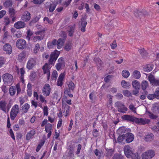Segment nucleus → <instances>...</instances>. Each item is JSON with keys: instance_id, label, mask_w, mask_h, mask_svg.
I'll list each match as a JSON object with an SVG mask.
<instances>
[{"instance_id": "f257e3e1", "label": "nucleus", "mask_w": 159, "mask_h": 159, "mask_svg": "<svg viewBox=\"0 0 159 159\" xmlns=\"http://www.w3.org/2000/svg\"><path fill=\"white\" fill-rule=\"evenodd\" d=\"M115 107L117 108L118 112L122 113H126V111L128 110L127 108L125 107L124 103L118 101L115 104Z\"/></svg>"}, {"instance_id": "f03ea898", "label": "nucleus", "mask_w": 159, "mask_h": 159, "mask_svg": "<svg viewBox=\"0 0 159 159\" xmlns=\"http://www.w3.org/2000/svg\"><path fill=\"white\" fill-rule=\"evenodd\" d=\"M19 111L18 105L16 104L12 107L10 112V118L12 120H13L15 119L19 113Z\"/></svg>"}, {"instance_id": "7ed1b4c3", "label": "nucleus", "mask_w": 159, "mask_h": 159, "mask_svg": "<svg viewBox=\"0 0 159 159\" xmlns=\"http://www.w3.org/2000/svg\"><path fill=\"white\" fill-rule=\"evenodd\" d=\"M2 78L4 84H10L12 81L13 76L10 74H5L2 76Z\"/></svg>"}, {"instance_id": "20e7f679", "label": "nucleus", "mask_w": 159, "mask_h": 159, "mask_svg": "<svg viewBox=\"0 0 159 159\" xmlns=\"http://www.w3.org/2000/svg\"><path fill=\"white\" fill-rule=\"evenodd\" d=\"M60 54V52L56 50L54 52H53L50 56L48 63L52 64L56 61Z\"/></svg>"}, {"instance_id": "39448f33", "label": "nucleus", "mask_w": 159, "mask_h": 159, "mask_svg": "<svg viewBox=\"0 0 159 159\" xmlns=\"http://www.w3.org/2000/svg\"><path fill=\"white\" fill-rule=\"evenodd\" d=\"M16 45L17 47L19 49H23L26 47V43L24 39H20L17 40Z\"/></svg>"}, {"instance_id": "423d86ee", "label": "nucleus", "mask_w": 159, "mask_h": 159, "mask_svg": "<svg viewBox=\"0 0 159 159\" xmlns=\"http://www.w3.org/2000/svg\"><path fill=\"white\" fill-rule=\"evenodd\" d=\"M124 151L125 155L128 158L131 157V156L134 154L132 148L129 145H126L124 146Z\"/></svg>"}, {"instance_id": "0eeeda50", "label": "nucleus", "mask_w": 159, "mask_h": 159, "mask_svg": "<svg viewBox=\"0 0 159 159\" xmlns=\"http://www.w3.org/2000/svg\"><path fill=\"white\" fill-rule=\"evenodd\" d=\"M51 89L49 84H46L43 87L42 92L43 95L46 96H48L51 92Z\"/></svg>"}, {"instance_id": "6e6552de", "label": "nucleus", "mask_w": 159, "mask_h": 159, "mask_svg": "<svg viewBox=\"0 0 159 159\" xmlns=\"http://www.w3.org/2000/svg\"><path fill=\"white\" fill-rule=\"evenodd\" d=\"M48 63H46L43 67V70L44 74H47V79L49 80L50 76V68L49 67Z\"/></svg>"}, {"instance_id": "1a4fd4ad", "label": "nucleus", "mask_w": 159, "mask_h": 159, "mask_svg": "<svg viewBox=\"0 0 159 159\" xmlns=\"http://www.w3.org/2000/svg\"><path fill=\"white\" fill-rule=\"evenodd\" d=\"M30 14L28 11H25L21 17V19L24 21H27L30 20Z\"/></svg>"}, {"instance_id": "9d476101", "label": "nucleus", "mask_w": 159, "mask_h": 159, "mask_svg": "<svg viewBox=\"0 0 159 159\" xmlns=\"http://www.w3.org/2000/svg\"><path fill=\"white\" fill-rule=\"evenodd\" d=\"M3 49L7 54H10L12 52L11 46L9 43H7L4 45L3 47Z\"/></svg>"}, {"instance_id": "9b49d317", "label": "nucleus", "mask_w": 159, "mask_h": 159, "mask_svg": "<svg viewBox=\"0 0 159 159\" xmlns=\"http://www.w3.org/2000/svg\"><path fill=\"white\" fill-rule=\"evenodd\" d=\"M36 64L35 60L32 58H30L28 61L26 66L27 68L30 70L32 69Z\"/></svg>"}, {"instance_id": "f8f14e48", "label": "nucleus", "mask_w": 159, "mask_h": 159, "mask_svg": "<svg viewBox=\"0 0 159 159\" xmlns=\"http://www.w3.org/2000/svg\"><path fill=\"white\" fill-rule=\"evenodd\" d=\"M136 117L128 115H125L122 117V118L125 120H126L130 122H135Z\"/></svg>"}, {"instance_id": "ddd939ff", "label": "nucleus", "mask_w": 159, "mask_h": 159, "mask_svg": "<svg viewBox=\"0 0 159 159\" xmlns=\"http://www.w3.org/2000/svg\"><path fill=\"white\" fill-rule=\"evenodd\" d=\"M150 82L153 86L159 85V80L155 79L154 76L150 74Z\"/></svg>"}, {"instance_id": "4468645a", "label": "nucleus", "mask_w": 159, "mask_h": 159, "mask_svg": "<svg viewBox=\"0 0 159 159\" xmlns=\"http://www.w3.org/2000/svg\"><path fill=\"white\" fill-rule=\"evenodd\" d=\"M35 134L36 130L34 129L30 130L27 134L26 136V139L27 140H29L30 139H32Z\"/></svg>"}, {"instance_id": "2eb2a0df", "label": "nucleus", "mask_w": 159, "mask_h": 159, "mask_svg": "<svg viewBox=\"0 0 159 159\" xmlns=\"http://www.w3.org/2000/svg\"><path fill=\"white\" fill-rule=\"evenodd\" d=\"M75 25H70L68 26L67 31L68 33V35L70 37H72L75 32Z\"/></svg>"}, {"instance_id": "dca6fc26", "label": "nucleus", "mask_w": 159, "mask_h": 159, "mask_svg": "<svg viewBox=\"0 0 159 159\" xmlns=\"http://www.w3.org/2000/svg\"><path fill=\"white\" fill-rule=\"evenodd\" d=\"M7 102L6 101L2 100L0 101V109L5 112H7Z\"/></svg>"}, {"instance_id": "f3484780", "label": "nucleus", "mask_w": 159, "mask_h": 159, "mask_svg": "<svg viewBox=\"0 0 159 159\" xmlns=\"http://www.w3.org/2000/svg\"><path fill=\"white\" fill-rule=\"evenodd\" d=\"M125 135L126 136V141L127 143H130L134 140V136L132 133H128L125 134Z\"/></svg>"}, {"instance_id": "a211bd4d", "label": "nucleus", "mask_w": 159, "mask_h": 159, "mask_svg": "<svg viewBox=\"0 0 159 159\" xmlns=\"http://www.w3.org/2000/svg\"><path fill=\"white\" fill-rule=\"evenodd\" d=\"M58 61L59 62L56 64L55 66L57 70H59L62 66H64V63L62 58H59Z\"/></svg>"}, {"instance_id": "6ab92c4d", "label": "nucleus", "mask_w": 159, "mask_h": 159, "mask_svg": "<svg viewBox=\"0 0 159 159\" xmlns=\"http://www.w3.org/2000/svg\"><path fill=\"white\" fill-rule=\"evenodd\" d=\"M25 25V24L23 22L18 21L15 23L14 26L16 29H20L24 28Z\"/></svg>"}, {"instance_id": "aec40b11", "label": "nucleus", "mask_w": 159, "mask_h": 159, "mask_svg": "<svg viewBox=\"0 0 159 159\" xmlns=\"http://www.w3.org/2000/svg\"><path fill=\"white\" fill-rule=\"evenodd\" d=\"M149 120L146 119H143V118L139 119L136 117L135 122L138 124L144 125L148 123Z\"/></svg>"}, {"instance_id": "412c9836", "label": "nucleus", "mask_w": 159, "mask_h": 159, "mask_svg": "<svg viewBox=\"0 0 159 159\" xmlns=\"http://www.w3.org/2000/svg\"><path fill=\"white\" fill-rule=\"evenodd\" d=\"M151 110L153 112H157L159 113V103L156 102L152 104Z\"/></svg>"}, {"instance_id": "4be33fe9", "label": "nucleus", "mask_w": 159, "mask_h": 159, "mask_svg": "<svg viewBox=\"0 0 159 159\" xmlns=\"http://www.w3.org/2000/svg\"><path fill=\"white\" fill-rule=\"evenodd\" d=\"M141 76L140 72L138 70H134L133 72L132 76L136 79H139Z\"/></svg>"}, {"instance_id": "5701e85b", "label": "nucleus", "mask_w": 159, "mask_h": 159, "mask_svg": "<svg viewBox=\"0 0 159 159\" xmlns=\"http://www.w3.org/2000/svg\"><path fill=\"white\" fill-rule=\"evenodd\" d=\"M138 51L143 58H146L147 57L148 54L144 48L141 49H139Z\"/></svg>"}, {"instance_id": "b1692460", "label": "nucleus", "mask_w": 159, "mask_h": 159, "mask_svg": "<svg viewBox=\"0 0 159 159\" xmlns=\"http://www.w3.org/2000/svg\"><path fill=\"white\" fill-rule=\"evenodd\" d=\"M45 30H41L36 31L34 33V34L37 36L41 37L42 39H43L44 36Z\"/></svg>"}, {"instance_id": "393cba45", "label": "nucleus", "mask_w": 159, "mask_h": 159, "mask_svg": "<svg viewBox=\"0 0 159 159\" xmlns=\"http://www.w3.org/2000/svg\"><path fill=\"white\" fill-rule=\"evenodd\" d=\"M87 22L84 19H81V30L82 32H84L85 31V28L87 25Z\"/></svg>"}, {"instance_id": "a878e982", "label": "nucleus", "mask_w": 159, "mask_h": 159, "mask_svg": "<svg viewBox=\"0 0 159 159\" xmlns=\"http://www.w3.org/2000/svg\"><path fill=\"white\" fill-rule=\"evenodd\" d=\"M106 156L107 157H110L112 156L114 152V150L112 149H108V148H106Z\"/></svg>"}, {"instance_id": "bb28decb", "label": "nucleus", "mask_w": 159, "mask_h": 159, "mask_svg": "<svg viewBox=\"0 0 159 159\" xmlns=\"http://www.w3.org/2000/svg\"><path fill=\"white\" fill-rule=\"evenodd\" d=\"M132 85L134 89H140V83L137 80L133 81L132 83Z\"/></svg>"}, {"instance_id": "cd10ccee", "label": "nucleus", "mask_w": 159, "mask_h": 159, "mask_svg": "<svg viewBox=\"0 0 159 159\" xmlns=\"http://www.w3.org/2000/svg\"><path fill=\"white\" fill-rule=\"evenodd\" d=\"M64 43V40L61 39H59L57 42V48L59 49H60L62 48Z\"/></svg>"}, {"instance_id": "c85d7f7f", "label": "nucleus", "mask_w": 159, "mask_h": 159, "mask_svg": "<svg viewBox=\"0 0 159 159\" xmlns=\"http://www.w3.org/2000/svg\"><path fill=\"white\" fill-rule=\"evenodd\" d=\"M30 107V105L28 103H25L22 106V111L23 113H26Z\"/></svg>"}, {"instance_id": "c756f323", "label": "nucleus", "mask_w": 159, "mask_h": 159, "mask_svg": "<svg viewBox=\"0 0 159 159\" xmlns=\"http://www.w3.org/2000/svg\"><path fill=\"white\" fill-rule=\"evenodd\" d=\"M26 56L25 53L22 52L19 54L18 57V60L19 61H22L25 59Z\"/></svg>"}, {"instance_id": "7c9ffc66", "label": "nucleus", "mask_w": 159, "mask_h": 159, "mask_svg": "<svg viewBox=\"0 0 159 159\" xmlns=\"http://www.w3.org/2000/svg\"><path fill=\"white\" fill-rule=\"evenodd\" d=\"M121 84L122 87L125 88H129L130 86V84L129 82H127L123 80L121 82Z\"/></svg>"}, {"instance_id": "2f4dec72", "label": "nucleus", "mask_w": 159, "mask_h": 159, "mask_svg": "<svg viewBox=\"0 0 159 159\" xmlns=\"http://www.w3.org/2000/svg\"><path fill=\"white\" fill-rule=\"evenodd\" d=\"M12 5V2L11 0H7L3 3L4 6L6 7H11Z\"/></svg>"}, {"instance_id": "473e14b6", "label": "nucleus", "mask_w": 159, "mask_h": 159, "mask_svg": "<svg viewBox=\"0 0 159 159\" xmlns=\"http://www.w3.org/2000/svg\"><path fill=\"white\" fill-rule=\"evenodd\" d=\"M45 131L46 132H52V125L50 123L47 124L45 126Z\"/></svg>"}, {"instance_id": "72a5a7b5", "label": "nucleus", "mask_w": 159, "mask_h": 159, "mask_svg": "<svg viewBox=\"0 0 159 159\" xmlns=\"http://www.w3.org/2000/svg\"><path fill=\"white\" fill-rule=\"evenodd\" d=\"M148 81L145 80L143 81L141 83L142 89L143 90H145L148 86Z\"/></svg>"}, {"instance_id": "f704fd0d", "label": "nucleus", "mask_w": 159, "mask_h": 159, "mask_svg": "<svg viewBox=\"0 0 159 159\" xmlns=\"http://www.w3.org/2000/svg\"><path fill=\"white\" fill-rule=\"evenodd\" d=\"M16 13V11L13 8H9L8 9V14L10 17H12L15 16Z\"/></svg>"}, {"instance_id": "c9c22d12", "label": "nucleus", "mask_w": 159, "mask_h": 159, "mask_svg": "<svg viewBox=\"0 0 159 159\" xmlns=\"http://www.w3.org/2000/svg\"><path fill=\"white\" fill-rule=\"evenodd\" d=\"M142 159H148L149 158V151L148 150L143 153L142 155Z\"/></svg>"}, {"instance_id": "e433bc0d", "label": "nucleus", "mask_w": 159, "mask_h": 159, "mask_svg": "<svg viewBox=\"0 0 159 159\" xmlns=\"http://www.w3.org/2000/svg\"><path fill=\"white\" fill-rule=\"evenodd\" d=\"M122 75L124 77L127 78L129 76L130 73L128 70H124L122 71Z\"/></svg>"}, {"instance_id": "4c0bfd02", "label": "nucleus", "mask_w": 159, "mask_h": 159, "mask_svg": "<svg viewBox=\"0 0 159 159\" xmlns=\"http://www.w3.org/2000/svg\"><path fill=\"white\" fill-rule=\"evenodd\" d=\"M32 40L33 42H35L38 41H39L43 39L41 37L34 35L32 37Z\"/></svg>"}, {"instance_id": "58836bf2", "label": "nucleus", "mask_w": 159, "mask_h": 159, "mask_svg": "<svg viewBox=\"0 0 159 159\" xmlns=\"http://www.w3.org/2000/svg\"><path fill=\"white\" fill-rule=\"evenodd\" d=\"M70 90H71L70 89L68 88H66L65 89L64 93L65 94L71 98L73 97V95L70 93Z\"/></svg>"}, {"instance_id": "ea45409f", "label": "nucleus", "mask_w": 159, "mask_h": 159, "mask_svg": "<svg viewBox=\"0 0 159 159\" xmlns=\"http://www.w3.org/2000/svg\"><path fill=\"white\" fill-rule=\"evenodd\" d=\"M57 5L55 3H52L49 7V11L50 12H52L55 9Z\"/></svg>"}, {"instance_id": "a19ab883", "label": "nucleus", "mask_w": 159, "mask_h": 159, "mask_svg": "<svg viewBox=\"0 0 159 159\" xmlns=\"http://www.w3.org/2000/svg\"><path fill=\"white\" fill-rule=\"evenodd\" d=\"M62 107H64V111L66 112V114L68 113L69 110L70 106L66 103H63L62 102Z\"/></svg>"}, {"instance_id": "79ce46f5", "label": "nucleus", "mask_w": 159, "mask_h": 159, "mask_svg": "<svg viewBox=\"0 0 159 159\" xmlns=\"http://www.w3.org/2000/svg\"><path fill=\"white\" fill-rule=\"evenodd\" d=\"M57 41L56 39L53 40L51 43H49L48 44V46L49 48H51L53 45H55L57 44Z\"/></svg>"}, {"instance_id": "37998d69", "label": "nucleus", "mask_w": 159, "mask_h": 159, "mask_svg": "<svg viewBox=\"0 0 159 159\" xmlns=\"http://www.w3.org/2000/svg\"><path fill=\"white\" fill-rule=\"evenodd\" d=\"M126 136L125 134H123L119 136L117 138V141L119 143L122 142L124 140H125Z\"/></svg>"}, {"instance_id": "c03bdc74", "label": "nucleus", "mask_w": 159, "mask_h": 159, "mask_svg": "<svg viewBox=\"0 0 159 159\" xmlns=\"http://www.w3.org/2000/svg\"><path fill=\"white\" fill-rule=\"evenodd\" d=\"M33 32L30 30H28L27 32V35L26 37V39L28 41H30L31 37L33 35Z\"/></svg>"}, {"instance_id": "a18cd8bd", "label": "nucleus", "mask_w": 159, "mask_h": 159, "mask_svg": "<svg viewBox=\"0 0 159 159\" xmlns=\"http://www.w3.org/2000/svg\"><path fill=\"white\" fill-rule=\"evenodd\" d=\"M4 23L6 26L7 25L10 24V20L7 16H6L4 18Z\"/></svg>"}, {"instance_id": "49530a36", "label": "nucleus", "mask_w": 159, "mask_h": 159, "mask_svg": "<svg viewBox=\"0 0 159 159\" xmlns=\"http://www.w3.org/2000/svg\"><path fill=\"white\" fill-rule=\"evenodd\" d=\"M15 87H14L13 86H11L10 88L9 91L10 95H11V96H13L15 94Z\"/></svg>"}, {"instance_id": "de8ad7c7", "label": "nucleus", "mask_w": 159, "mask_h": 159, "mask_svg": "<svg viewBox=\"0 0 159 159\" xmlns=\"http://www.w3.org/2000/svg\"><path fill=\"white\" fill-rule=\"evenodd\" d=\"M124 157L120 154H116L112 157V159H123Z\"/></svg>"}, {"instance_id": "09e8293b", "label": "nucleus", "mask_w": 159, "mask_h": 159, "mask_svg": "<svg viewBox=\"0 0 159 159\" xmlns=\"http://www.w3.org/2000/svg\"><path fill=\"white\" fill-rule=\"evenodd\" d=\"M58 74L56 70H54L53 71L52 75V79L53 80H56Z\"/></svg>"}, {"instance_id": "8fccbe9b", "label": "nucleus", "mask_w": 159, "mask_h": 159, "mask_svg": "<svg viewBox=\"0 0 159 159\" xmlns=\"http://www.w3.org/2000/svg\"><path fill=\"white\" fill-rule=\"evenodd\" d=\"M68 85L69 87L68 89H70L72 91L74 90L75 88V84L72 81H70Z\"/></svg>"}, {"instance_id": "3c124183", "label": "nucleus", "mask_w": 159, "mask_h": 159, "mask_svg": "<svg viewBox=\"0 0 159 159\" xmlns=\"http://www.w3.org/2000/svg\"><path fill=\"white\" fill-rule=\"evenodd\" d=\"M39 49V44L38 43L36 44L34 49V52L35 53H37L38 52Z\"/></svg>"}, {"instance_id": "603ef678", "label": "nucleus", "mask_w": 159, "mask_h": 159, "mask_svg": "<svg viewBox=\"0 0 159 159\" xmlns=\"http://www.w3.org/2000/svg\"><path fill=\"white\" fill-rule=\"evenodd\" d=\"M96 97V94H95V93L93 91L91 92L89 95V98L90 100H91V101H93L94 99Z\"/></svg>"}, {"instance_id": "864d4df0", "label": "nucleus", "mask_w": 159, "mask_h": 159, "mask_svg": "<svg viewBox=\"0 0 159 159\" xmlns=\"http://www.w3.org/2000/svg\"><path fill=\"white\" fill-rule=\"evenodd\" d=\"M94 152L96 156L98 157L99 158L101 157L102 155V152L99 151L98 149H96L94 151Z\"/></svg>"}, {"instance_id": "5fc2aeb1", "label": "nucleus", "mask_w": 159, "mask_h": 159, "mask_svg": "<svg viewBox=\"0 0 159 159\" xmlns=\"http://www.w3.org/2000/svg\"><path fill=\"white\" fill-rule=\"evenodd\" d=\"M124 95L126 97H129L131 96V93L128 90H125L123 91Z\"/></svg>"}, {"instance_id": "6e6d98bb", "label": "nucleus", "mask_w": 159, "mask_h": 159, "mask_svg": "<svg viewBox=\"0 0 159 159\" xmlns=\"http://www.w3.org/2000/svg\"><path fill=\"white\" fill-rule=\"evenodd\" d=\"M134 15L137 17H141L143 15V13L142 12L138 11L136 12H135Z\"/></svg>"}, {"instance_id": "4d7b16f0", "label": "nucleus", "mask_w": 159, "mask_h": 159, "mask_svg": "<svg viewBox=\"0 0 159 159\" xmlns=\"http://www.w3.org/2000/svg\"><path fill=\"white\" fill-rule=\"evenodd\" d=\"M132 159H141L140 157L137 153H134L131 157Z\"/></svg>"}, {"instance_id": "13d9d810", "label": "nucleus", "mask_w": 159, "mask_h": 159, "mask_svg": "<svg viewBox=\"0 0 159 159\" xmlns=\"http://www.w3.org/2000/svg\"><path fill=\"white\" fill-rule=\"evenodd\" d=\"M129 109L134 113H136V108H135L133 104H131L129 105Z\"/></svg>"}, {"instance_id": "bf43d9fd", "label": "nucleus", "mask_w": 159, "mask_h": 159, "mask_svg": "<svg viewBox=\"0 0 159 159\" xmlns=\"http://www.w3.org/2000/svg\"><path fill=\"white\" fill-rule=\"evenodd\" d=\"M43 20L45 22V23H48L50 24H52L53 21L52 20H50L48 17H45L43 19Z\"/></svg>"}, {"instance_id": "052dcab7", "label": "nucleus", "mask_w": 159, "mask_h": 159, "mask_svg": "<svg viewBox=\"0 0 159 159\" xmlns=\"http://www.w3.org/2000/svg\"><path fill=\"white\" fill-rule=\"evenodd\" d=\"M154 94L155 95V98L159 99V87H158L156 89Z\"/></svg>"}, {"instance_id": "680f3d73", "label": "nucleus", "mask_w": 159, "mask_h": 159, "mask_svg": "<svg viewBox=\"0 0 159 159\" xmlns=\"http://www.w3.org/2000/svg\"><path fill=\"white\" fill-rule=\"evenodd\" d=\"M44 115L47 116L48 115V108L47 106H44L43 108Z\"/></svg>"}, {"instance_id": "e2e57ef3", "label": "nucleus", "mask_w": 159, "mask_h": 159, "mask_svg": "<svg viewBox=\"0 0 159 159\" xmlns=\"http://www.w3.org/2000/svg\"><path fill=\"white\" fill-rule=\"evenodd\" d=\"M117 44L116 41H114L111 44V49H114L117 47Z\"/></svg>"}, {"instance_id": "0e129e2a", "label": "nucleus", "mask_w": 159, "mask_h": 159, "mask_svg": "<svg viewBox=\"0 0 159 159\" xmlns=\"http://www.w3.org/2000/svg\"><path fill=\"white\" fill-rule=\"evenodd\" d=\"M71 48V46L70 44H66L65 47V49L66 50L68 51L70 50Z\"/></svg>"}, {"instance_id": "69168bd1", "label": "nucleus", "mask_w": 159, "mask_h": 159, "mask_svg": "<svg viewBox=\"0 0 159 159\" xmlns=\"http://www.w3.org/2000/svg\"><path fill=\"white\" fill-rule=\"evenodd\" d=\"M45 0H34V3L35 4H39L43 2Z\"/></svg>"}, {"instance_id": "338daca9", "label": "nucleus", "mask_w": 159, "mask_h": 159, "mask_svg": "<svg viewBox=\"0 0 159 159\" xmlns=\"http://www.w3.org/2000/svg\"><path fill=\"white\" fill-rule=\"evenodd\" d=\"M155 155V151L153 150H150V158H151L153 157Z\"/></svg>"}, {"instance_id": "774afa93", "label": "nucleus", "mask_w": 159, "mask_h": 159, "mask_svg": "<svg viewBox=\"0 0 159 159\" xmlns=\"http://www.w3.org/2000/svg\"><path fill=\"white\" fill-rule=\"evenodd\" d=\"M6 12L5 10H2L0 11V19L2 18L6 14Z\"/></svg>"}]
</instances>
